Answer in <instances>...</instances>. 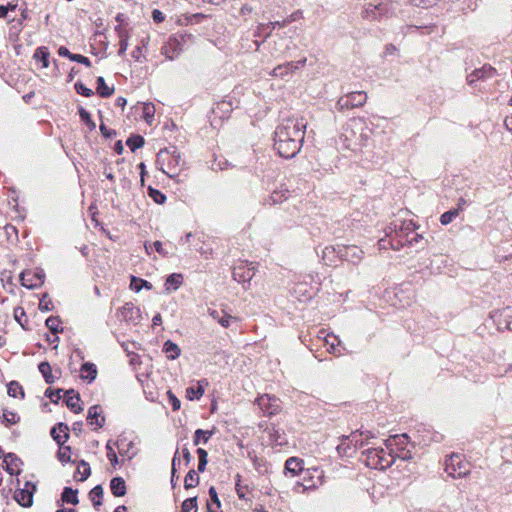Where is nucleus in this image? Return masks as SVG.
Returning <instances> with one entry per match:
<instances>
[{
    "label": "nucleus",
    "mask_w": 512,
    "mask_h": 512,
    "mask_svg": "<svg viewBox=\"0 0 512 512\" xmlns=\"http://www.w3.org/2000/svg\"><path fill=\"white\" fill-rule=\"evenodd\" d=\"M306 129L303 118L284 119L276 128L274 148L280 156L293 158L302 146Z\"/></svg>",
    "instance_id": "obj_1"
},
{
    "label": "nucleus",
    "mask_w": 512,
    "mask_h": 512,
    "mask_svg": "<svg viewBox=\"0 0 512 512\" xmlns=\"http://www.w3.org/2000/svg\"><path fill=\"white\" fill-rule=\"evenodd\" d=\"M397 438L400 437L395 435L385 441L387 450L383 448H370L364 451L363 461L365 464L370 468L379 470H384L392 466L395 461L392 446L394 445L393 442H395Z\"/></svg>",
    "instance_id": "obj_2"
},
{
    "label": "nucleus",
    "mask_w": 512,
    "mask_h": 512,
    "mask_svg": "<svg viewBox=\"0 0 512 512\" xmlns=\"http://www.w3.org/2000/svg\"><path fill=\"white\" fill-rule=\"evenodd\" d=\"M393 13V3L390 0H375L367 3L362 11V17L368 21H377Z\"/></svg>",
    "instance_id": "obj_3"
},
{
    "label": "nucleus",
    "mask_w": 512,
    "mask_h": 512,
    "mask_svg": "<svg viewBox=\"0 0 512 512\" xmlns=\"http://www.w3.org/2000/svg\"><path fill=\"white\" fill-rule=\"evenodd\" d=\"M325 483L324 471L319 468H313L306 471L302 482H297L293 491L295 493H306L315 490Z\"/></svg>",
    "instance_id": "obj_4"
},
{
    "label": "nucleus",
    "mask_w": 512,
    "mask_h": 512,
    "mask_svg": "<svg viewBox=\"0 0 512 512\" xmlns=\"http://www.w3.org/2000/svg\"><path fill=\"white\" fill-rule=\"evenodd\" d=\"M445 471L452 478H463L470 473V464L460 454H452L445 460Z\"/></svg>",
    "instance_id": "obj_5"
},
{
    "label": "nucleus",
    "mask_w": 512,
    "mask_h": 512,
    "mask_svg": "<svg viewBox=\"0 0 512 512\" xmlns=\"http://www.w3.org/2000/svg\"><path fill=\"white\" fill-rule=\"evenodd\" d=\"M157 163L162 165L167 163L168 171L163 169V172L169 177H174L176 167L181 164V156L176 147L161 149L157 154Z\"/></svg>",
    "instance_id": "obj_6"
},
{
    "label": "nucleus",
    "mask_w": 512,
    "mask_h": 512,
    "mask_svg": "<svg viewBox=\"0 0 512 512\" xmlns=\"http://www.w3.org/2000/svg\"><path fill=\"white\" fill-rule=\"evenodd\" d=\"M497 75V71L490 65H484L479 69H475L470 74L467 75V83L478 90H485L486 87L482 84L487 80L495 77Z\"/></svg>",
    "instance_id": "obj_7"
},
{
    "label": "nucleus",
    "mask_w": 512,
    "mask_h": 512,
    "mask_svg": "<svg viewBox=\"0 0 512 512\" xmlns=\"http://www.w3.org/2000/svg\"><path fill=\"white\" fill-rule=\"evenodd\" d=\"M363 254V250L356 245H338L337 257L352 264H359Z\"/></svg>",
    "instance_id": "obj_8"
},
{
    "label": "nucleus",
    "mask_w": 512,
    "mask_h": 512,
    "mask_svg": "<svg viewBox=\"0 0 512 512\" xmlns=\"http://www.w3.org/2000/svg\"><path fill=\"white\" fill-rule=\"evenodd\" d=\"M257 405L267 416H273L281 410L280 400L272 395L264 394L257 398Z\"/></svg>",
    "instance_id": "obj_9"
},
{
    "label": "nucleus",
    "mask_w": 512,
    "mask_h": 512,
    "mask_svg": "<svg viewBox=\"0 0 512 512\" xmlns=\"http://www.w3.org/2000/svg\"><path fill=\"white\" fill-rule=\"evenodd\" d=\"M36 491V485L27 481L21 489H17L14 494V499L23 507H31L33 504V496Z\"/></svg>",
    "instance_id": "obj_10"
},
{
    "label": "nucleus",
    "mask_w": 512,
    "mask_h": 512,
    "mask_svg": "<svg viewBox=\"0 0 512 512\" xmlns=\"http://www.w3.org/2000/svg\"><path fill=\"white\" fill-rule=\"evenodd\" d=\"M44 271L43 270H26L21 273L20 280L21 284L28 288V289H34L39 286H41L44 282Z\"/></svg>",
    "instance_id": "obj_11"
},
{
    "label": "nucleus",
    "mask_w": 512,
    "mask_h": 512,
    "mask_svg": "<svg viewBox=\"0 0 512 512\" xmlns=\"http://www.w3.org/2000/svg\"><path fill=\"white\" fill-rule=\"evenodd\" d=\"M254 275V267L247 263L241 262L233 268V279L238 283L250 282Z\"/></svg>",
    "instance_id": "obj_12"
},
{
    "label": "nucleus",
    "mask_w": 512,
    "mask_h": 512,
    "mask_svg": "<svg viewBox=\"0 0 512 512\" xmlns=\"http://www.w3.org/2000/svg\"><path fill=\"white\" fill-rule=\"evenodd\" d=\"M183 51L181 41L176 37H170L168 41L162 46L161 53L169 60H174Z\"/></svg>",
    "instance_id": "obj_13"
},
{
    "label": "nucleus",
    "mask_w": 512,
    "mask_h": 512,
    "mask_svg": "<svg viewBox=\"0 0 512 512\" xmlns=\"http://www.w3.org/2000/svg\"><path fill=\"white\" fill-rule=\"evenodd\" d=\"M87 422L95 429H99L104 425L105 418L102 416V408L99 405L91 406L88 409Z\"/></svg>",
    "instance_id": "obj_14"
},
{
    "label": "nucleus",
    "mask_w": 512,
    "mask_h": 512,
    "mask_svg": "<svg viewBox=\"0 0 512 512\" xmlns=\"http://www.w3.org/2000/svg\"><path fill=\"white\" fill-rule=\"evenodd\" d=\"M361 437L362 436L358 435V431L351 433L350 436H343L342 443L337 447L338 451H345L346 448H349L351 444H353L355 449L363 447L366 442Z\"/></svg>",
    "instance_id": "obj_15"
},
{
    "label": "nucleus",
    "mask_w": 512,
    "mask_h": 512,
    "mask_svg": "<svg viewBox=\"0 0 512 512\" xmlns=\"http://www.w3.org/2000/svg\"><path fill=\"white\" fill-rule=\"evenodd\" d=\"M68 431L69 428L66 424L58 423L51 429V436L60 446H62L69 438Z\"/></svg>",
    "instance_id": "obj_16"
},
{
    "label": "nucleus",
    "mask_w": 512,
    "mask_h": 512,
    "mask_svg": "<svg viewBox=\"0 0 512 512\" xmlns=\"http://www.w3.org/2000/svg\"><path fill=\"white\" fill-rule=\"evenodd\" d=\"M208 313L212 319L216 320L224 328H228L230 322L235 319L223 310L209 309Z\"/></svg>",
    "instance_id": "obj_17"
},
{
    "label": "nucleus",
    "mask_w": 512,
    "mask_h": 512,
    "mask_svg": "<svg viewBox=\"0 0 512 512\" xmlns=\"http://www.w3.org/2000/svg\"><path fill=\"white\" fill-rule=\"evenodd\" d=\"M295 70H297V65L294 64L293 61L286 62L284 64L276 66L272 71L271 75L274 77L284 78L289 74H292Z\"/></svg>",
    "instance_id": "obj_18"
},
{
    "label": "nucleus",
    "mask_w": 512,
    "mask_h": 512,
    "mask_svg": "<svg viewBox=\"0 0 512 512\" xmlns=\"http://www.w3.org/2000/svg\"><path fill=\"white\" fill-rule=\"evenodd\" d=\"M79 401L80 396L79 394H75L74 390L65 392V403L67 407L74 413H79L82 411V407L79 405Z\"/></svg>",
    "instance_id": "obj_19"
},
{
    "label": "nucleus",
    "mask_w": 512,
    "mask_h": 512,
    "mask_svg": "<svg viewBox=\"0 0 512 512\" xmlns=\"http://www.w3.org/2000/svg\"><path fill=\"white\" fill-rule=\"evenodd\" d=\"M4 463L6 464V470L9 474H19L21 460L15 454H7L4 458Z\"/></svg>",
    "instance_id": "obj_20"
},
{
    "label": "nucleus",
    "mask_w": 512,
    "mask_h": 512,
    "mask_svg": "<svg viewBox=\"0 0 512 512\" xmlns=\"http://www.w3.org/2000/svg\"><path fill=\"white\" fill-rule=\"evenodd\" d=\"M111 493L116 497H122L126 494V484L122 477H114L110 481Z\"/></svg>",
    "instance_id": "obj_21"
},
{
    "label": "nucleus",
    "mask_w": 512,
    "mask_h": 512,
    "mask_svg": "<svg viewBox=\"0 0 512 512\" xmlns=\"http://www.w3.org/2000/svg\"><path fill=\"white\" fill-rule=\"evenodd\" d=\"M303 461L296 457H290L285 462V472L290 473L292 477L298 475L303 470Z\"/></svg>",
    "instance_id": "obj_22"
},
{
    "label": "nucleus",
    "mask_w": 512,
    "mask_h": 512,
    "mask_svg": "<svg viewBox=\"0 0 512 512\" xmlns=\"http://www.w3.org/2000/svg\"><path fill=\"white\" fill-rule=\"evenodd\" d=\"M81 378L91 383L97 376V368L95 364L86 362L81 366Z\"/></svg>",
    "instance_id": "obj_23"
},
{
    "label": "nucleus",
    "mask_w": 512,
    "mask_h": 512,
    "mask_svg": "<svg viewBox=\"0 0 512 512\" xmlns=\"http://www.w3.org/2000/svg\"><path fill=\"white\" fill-rule=\"evenodd\" d=\"M33 58L42 63V68H48L50 65V53L45 46L38 47L34 52Z\"/></svg>",
    "instance_id": "obj_24"
},
{
    "label": "nucleus",
    "mask_w": 512,
    "mask_h": 512,
    "mask_svg": "<svg viewBox=\"0 0 512 512\" xmlns=\"http://www.w3.org/2000/svg\"><path fill=\"white\" fill-rule=\"evenodd\" d=\"M61 501L67 504L77 505L79 502L78 491L71 487H65L61 494Z\"/></svg>",
    "instance_id": "obj_25"
},
{
    "label": "nucleus",
    "mask_w": 512,
    "mask_h": 512,
    "mask_svg": "<svg viewBox=\"0 0 512 512\" xmlns=\"http://www.w3.org/2000/svg\"><path fill=\"white\" fill-rule=\"evenodd\" d=\"M213 434V431L197 429L193 436V444L195 446H198L201 443L206 444Z\"/></svg>",
    "instance_id": "obj_26"
},
{
    "label": "nucleus",
    "mask_w": 512,
    "mask_h": 512,
    "mask_svg": "<svg viewBox=\"0 0 512 512\" xmlns=\"http://www.w3.org/2000/svg\"><path fill=\"white\" fill-rule=\"evenodd\" d=\"M91 470L89 464L81 460L77 466V470L75 473V478H77L78 481H85L90 476Z\"/></svg>",
    "instance_id": "obj_27"
},
{
    "label": "nucleus",
    "mask_w": 512,
    "mask_h": 512,
    "mask_svg": "<svg viewBox=\"0 0 512 512\" xmlns=\"http://www.w3.org/2000/svg\"><path fill=\"white\" fill-rule=\"evenodd\" d=\"M163 351L166 353L167 358L174 360L180 355V348L177 344L167 340L163 345Z\"/></svg>",
    "instance_id": "obj_28"
},
{
    "label": "nucleus",
    "mask_w": 512,
    "mask_h": 512,
    "mask_svg": "<svg viewBox=\"0 0 512 512\" xmlns=\"http://www.w3.org/2000/svg\"><path fill=\"white\" fill-rule=\"evenodd\" d=\"M348 96L350 98L351 105H353V108L364 105L367 100L366 93L362 91L351 92L348 94Z\"/></svg>",
    "instance_id": "obj_29"
},
{
    "label": "nucleus",
    "mask_w": 512,
    "mask_h": 512,
    "mask_svg": "<svg viewBox=\"0 0 512 512\" xmlns=\"http://www.w3.org/2000/svg\"><path fill=\"white\" fill-rule=\"evenodd\" d=\"M182 281H183V277L181 274H178V273H173L171 275L168 276L167 280H166V289L167 290H177L180 285L182 284Z\"/></svg>",
    "instance_id": "obj_30"
},
{
    "label": "nucleus",
    "mask_w": 512,
    "mask_h": 512,
    "mask_svg": "<svg viewBox=\"0 0 512 512\" xmlns=\"http://www.w3.org/2000/svg\"><path fill=\"white\" fill-rule=\"evenodd\" d=\"M39 372L44 377L46 383L52 384L55 382V377L51 372V366L48 362H41L38 366Z\"/></svg>",
    "instance_id": "obj_31"
},
{
    "label": "nucleus",
    "mask_w": 512,
    "mask_h": 512,
    "mask_svg": "<svg viewBox=\"0 0 512 512\" xmlns=\"http://www.w3.org/2000/svg\"><path fill=\"white\" fill-rule=\"evenodd\" d=\"M96 90H97V93L101 97H109L114 92V88L107 86L103 77L97 78V89Z\"/></svg>",
    "instance_id": "obj_32"
},
{
    "label": "nucleus",
    "mask_w": 512,
    "mask_h": 512,
    "mask_svg": "<svg viewBox=\"0 0 512 512\" xmlns=\"http://www.w3.org/2000/svg\"><path fill=\"white\" fill-rule=\"evenodd\" d=\"M8 395L14 398H24L23 387L16 381H12L8 384Z\"/></svg>",
    "instance_id": "obj_33"
},
{
    "label": "nucleus",
    "mask_w": 512,
    "mask_h": 512,
    "mask_svg": "<svg viewBox=\"0 0 512 512\" xmlns=\"http://www.w3.org/2000/svg\"><path fill=\"white\" fill-rule=\"evenodd\" d=\"M203 394H204V389L200 382L198 383L197 387L190 386V387L186 388V397L189 400L199 399L200 397H202Z\"/></svg>",
    "instance_id": "obj_34"
},
{
    "label": "nucleus",
    "mask_w": 512,
    "mask_h": 512,
    "mask_svg": "<svg viewBox=\"0 0 512 512\" xmlns=\"http://www.w3.org/2000/svg\"><path fill=\"white\" fill-rule=\"evenodd\" d=\"M199 484V476L195 470H190L184 479V487L186 489L194 488Z\"/></svg>",
    "instance_id": "obj_35"
},
{
    "label": "nucleus",
    "mask_w": 512,
    "mask_h": 512,
    "mask_svg": "<svg viewBox=\"0 0 512 512\" xmlns=\"http://www.w3.org/2000/svg\"><path fill=\"white\" fill-rule=\"evenodd\" d=\"M130 287H131L132 290H134L136 292H139L144 287L147 288V289H151L152 285H151L150 282H148L146 280H143V279L137 278L135 276H132L131 277Z\"/></svg>",
    "instance_id": "obj_36"
},
{
    "label": "nucleus",
    "mask_w": 512,
    "mask_h": 512,
    "mask_svg": "<svg viewBox=\"0 0 512 512\" xmlns=\"http://www.w3.org/2000/svg\"><path fill=\"white\" fill-rule=\"evenodd\" d=\"M337 249L338 245L336 246H326L322 251V259L326 264H331L333 262V257H337Z\"/></svg>",
    "instance_id": "obj_37"
},
{
    "label": "nucleus",
    "mask_w": 512,
    "mask_h": 512,
    "mask_svg": "<svg viewBox=\"0 0 512 512\" xmlns=\"http://www.w3.org/2000/svg\"><path fill=\"white\" fill-rule=\"evenodd\" d=\"M287 25H283V21H275V22H269L267 24H260L258 29L261 31V32H265L266 33V37L270 36L272 31L278 27V28H284L286 27Z\"/></svg>",
    "instance_id": "obj_38"
},
{
    "label": "nucleus",
    "mask_w": 512,
    "mask_h": 512,
    "mask_svg": "<svg viewBox=\"0 0 512 512\" xmlns=\"http://www.w3.org/2000/svg\"><path fill=\"white\" fill-rule=\"evenodd\" d=\"M144 143V138L140 135H132L126 141L127 146L131 149L132 152L138 148H141Z\"/></svg>",
    "instance_id": "obj_39"
},
{
    "label": "nucleus",
    "mask_w": 512,
    "mask_h": 512,
    "mask_svg": "<svg viewBox=\"0 0 512 512\" xmlns=\"http://www.w3.org/2000/svg\"><path fill=\"white\" fill-rule=\"evenodd\" d=\"M91 501L95 507L102 504L103 489L100 485L95 486L89 493Z\"/></svg>",
    "instance_id": "obj_40"
},
{
    "label": "nucleus",
    "mask_w": 512,
    "mask_h": 512,
    "mask_svg": "<svg viewBox=\"0 0 512 512\" xmlns=\"http://www.w3.org/2000/svg\"><path fill=\"white\" fill-rule=\"evenodd\" d=\"M460 213L459 208H454L449 211L443 213L440 217V222L442 225L450 224Z\"/></svg>",
    "instance_id": "obj_41"
},
{
    "label": "nucleus",
    "mask_w": 512,
    "mask_h": 512,
    "mask_svg": "<svg viewBox=\"0 0 512 512\" xmlns=\"http://www.w3.org/2000/svg\"><path fill=\"white\" fill-rule=\"evenodd\" d=\"M60 323V319L55 316L48 317L45 322L46 326L53 334H57L63 330L62 328H60Z\"/></svg>",
    "instance_id": "obj_42"
},
{
    "label": "nucleus",
    "mask_w": 512,
    "mask_h": 512,
    "mask_svg": "<svg viewBox=\"0 0 512 512\" xmlns=\"http://www.w3.org/2000/svg\"><path fill=\"white\" fill-rule=\"evenodd\" d=\"M79 116L81 120L88 126V128L92 131L96 128L95 122L91 119L90 113L85 110L83 107H80L79 110Z\"/></svg>",
    "instance_id": "obj_43"
},
{
    "label": "nucleus",
    "mask_w": 512,
    "mask_h": 512,
    "mask_svg": "<svg viewBox=\"0 0 512 512\" xmlns=\"http://www.w3.org/2000/svg\"><path fill=\"white\" fill-rule=\"evenodd\" d=\"M197 497H191L183 501L182 512H197Z\"/></svg>",
    "instance_id": "obj_44"
},
{
    "label": "nucleus",
    "mask_w": 512,
    "mask_h": 512,
    "mask_svg": "<svg viewBox=\"0 0 512 512\" xmlns=\"http://www.w3.org/2000/svg\"><path fill=\"white\" fill-rule=\"evenodd\" d=\"M142 113H143V118L145 119V121L147 123H151L154 118V114H155L154 105L151 103H144L143 108H142Z\"/></svg>",
    "instance_id": "obj_45"
},
{
    "label": "nucleus",
    "mask_w": 512,
    "mask_h": 512,
    "mask_svg": "<svg viewBox=\"0 0 512 512\" xmlns=\"http://www.w3.org/2000/svg\"><path fill=\"white\" fill-rule=\"evenodd\" d=\"M197 454H198V457H199L198 470L200 472H203L205 470V467H206L207 462H208V460H207L208 453L203 448H198L197 449Z\"/></svg>",
    "instance_id": "obj_46"
},
{
    "label": "nucleus",
    "mask_w": 512,
    "mask_h": 512,
    "mask_svg": "<svg viewBox=\"0 0 512 512\" xmlns=\"http://www.w3.org/2000/svg\"><path fill=\"white\" fill-rule=\"evenodd\" d=\"M19 416L11 411L4 410L3 411V423H5L7 426L16 424L19 421Z\"/></svg>",
    "instance_id": "obj_47"
},
{
    "label": "nucleus",
    "mask_w": 512,
    "mask_h": 512,
    "mask_svg": "<svg viewBox=\"0 0 512 512\" xmlns=\"http://www.w3.org/2000/svg\"><path fill=\"white\" fill-rule=\"evenodd\" d=\"M58 459L62 463H67L71 460V448L69 446H61L58 451Z\"/></svg>",
    "instance_id": "obj_48"
},
{
    "label": "nucleus",
    "mask_w": 512,
    "mask_h": 512,
    "mask_svg": "<svg viewBox=\"0 0 512 512\" xmlns=\"http://www.w3.org/2000/svg\"><path fill=\"white\" fill-rule=\"evenodd\" d=\"M115 445L121 455H126V454H128L129 449L133 446V443L131 441L126 443V440L124 438H122V439H119L115 443Z\"/></svg>",
    "instance_id": "obj_49"
},
{
    "label": "nucleus",
    "mask_w": 512,
    "mask_h": 512,
    "mask_svg": "<svg viewBox=\"0 0 512 512\" xmlns=\"http://www.w3.org/2000/svg\"><path fill=\"white\" fill-rule=\"evenodd\" d=\"M501 317L506 323L507 328L512 330V307L508 306L502 309Z\"/></svg>",
    "instance_id": "obj_50"
},
{
    "label": "nucleus",
    "mask_w": 512,
    "mask_h": 512,
    "mask_svg": "<svg viewBox=\"0 0 512 512\" xmlns=\"http://www.w3.org/2000/svg\"><path fill=\"white\" fill-rule=\"evenodd\" d=\"M336 107L340 110V111H344V110H348V109H352L353 108V105H351L350 103V98L348 96V94L346 96H343V97H340L336 103Z\"/></svg>",
    "instance_id": "obj_51"
},
{
    "label": "nucleus",
    "mask_w": 512,
    "mask_h": 512,
    "mask_svg": "<svg viewBox=\"0 0 512 512\" xmlns=\"http://www.w3.org/2000/svg\"><path fill=\"white\" fill-rule=\"evenodd\" d=\"M106 450H107V458L111 462L112 466L115 467L118 464V457L116 455V452L113 449V446H112L110 440L106 444Z\"/></svg>",
    "instance_id": "obj_52"
},
{
    "label": "nucleus",
    "mask_w": 512,
    "mask_h": 512,
    "mask_svg": "<svg viewBox=\"0 0 512 512\" xmlns=\"http://www.w3.org/2000/svg\"><path fill=\"white\" fill-rule=\"evenodd\" d=\"M149 196L157 203L163 204L166 201V196L159 190L150 188Z\"/></svg>",
    "instance_id": "obj_53"
},
{
    "label": "nucleus",
    "mask_w": 512,
    "mask_h": 512,
    "mask_svg": "<svg viewBox=\"0 0 512 512\" xmlns=\"http://www.w3.org/2000/svg\"><path fill=\"white\" fill-rule=\"evenodd\" d=\"M74 87L78 94H81L85 97H90L93 95V91L90 88H87L82 82H76Z\"/></svg>",
    "instance_id": "obj_54"
},
{
    "label": "nucleus",
    "mask_w": 512,
    "mask_h": 512,
    "mask_svg": "<svg viewBox=\"0 0 512 512\" xmlns=\"http://www.w3.org/2000/svg\"><path fill=\"white\" fill-rule=\"evenodd\" d=\"M53 308V305H52V301L50 299H48L47 297V294H45L41 299H40V303H39V309L41 311H50L52 310Z\"/></svg>",
    "instance_id": "obj_55"
},
{
    "label": "nucleus",
    "mask_w": 512,
    "mask_h": 512,
    "mask_svg": "<svg viewBox=\"0 0 512 512\" xmlns=\"http://www.w3.org/2000/svg\"><path fill=\"white\" fill-rule=\"evenodd\" d=\"M63 390L62 389H58V390H52V389H47L46 392H45V395L54 403H57L58 400L61 398V392Z\"/></svg>",
    "instance_id": "obj_56"
},
{
    "label": "nucleus",
    "mask_w": 512,
    "mask_h": 512,
    "mask_svg": "<svg viewBox=\"0 0 512 512\" xmlns=\"http://www.w3.org/2000/svg\"><path fill=\"white\" fill-rule=\"evenodd\" d=\"M209 496L212 504H215L216 508L219 509L221 506L220 500L218 498L216 489L212 486L209 488Z\"/></svg>",
    "instance_id": "obj_57"
},
{
    "label": "nucleus",
    "mask_w": 512,
    "mask_h": 512,
    "mask_svg": "<svg viewBox=\"0 0 512 512\" xmlns=\"http://www.w3.org/2000/svg\"><path fill=\"white\" fill-rule=\"evenodd\" d=\"M169 403L174 411L180 409V400L172 393L168 392Z\"/></svg>",
    "instance_id": "obj_58"
},
{
    "label": "nucleus",
    "mask_w": 512,
    "mask_h": 512,
    "mask_svg": "<svg viewBox=\"0 0 512 512\" xmlns=\"http://www.w3.org/2000/svg\"><path fill=\"white\" fill-rule=\"evenodd\" d=\"M71 61H75V62L84 64L87 67H89L91 65L89 58H87L83 55H80V54H74L73 57H71Z\"/></svg>",
    "instance_id": "obj_59"
},
{
    "label": "nucleus",
    "mask_w": 512,
    "mask_h": 512,
    "mask_svg": "<svg viewBox=\"0 0 512 512\" xmlns=\"http://www.w3.org/2000/svg\"><path fill=\"white\" fill-rule=\"evenodd\" d=\"M302 17L301 11H296L292 13L289 17L283 20V25H289L291 22L296 21L297 19Z\"/></svg>",
    "instance_id": "obj_60"
},
{
    "label": "nucleus",
    "mask_w": 512,
    "mask_h": 512,
    "mask_svg": "<svg viewBox=\"0 0 512 512\" xmlns=\"http://www.w3.org/2000/svg\"><path fill=\"white\" fill-rule=\"evenodd\" d=\"M100 131L102 135L106 138H111L116 135V132L114 130L108 129L105 124H100Z\"/></svg>",
    "instance_id": "obj_61"
},
{
    "label": "nucleus",
    "mask_w": 512,
    "mask_h": 512,
    "mask_svg": "<svg viewBox=\"0 0 512 512\" xmlns=\"http://www.w3.org/2000/svg\"><path fill=\"white\" fill-rule=\"evenodd\" d=\"M128 48V38L125 36H121V40H120V48H119V51H118V54L120 56H123L126 52Z\"/></svg>",
    "instance_id": "obj_62"
},
{
    "label": "nucleus",
    "mask_w": 512,
    "mask_h": 512,
    "mask_svg": "<svg viewBox=\"0 0 512 512\" xmlns=\"http://www.w3.org/2000/svg\"><path fill=\"white\" fill-rule=\"evenodd\" d=\"M132 57L135 59V61H137V62H141V61H142V57H143V54H142V47H140V46L136 47V48L132 51Z\"/></svg>",
    "instance_id": "obj_63"
},
{
    "label": "nucleus",
    "mask_w": 512,
    "mask_h": 512,
    "mask_svg": "<svg viewBox=\"0 0 512 512\" xmlns=\"http://www.w3.org/2000/svg\"><path fill=\"white\" fill-rule=\"evenodd\" d=\"M152 18L155 22L159 23V22H162L164 20V15L161 11L155 9L153 10L152 12Z\"/></svg>",
    "instance_id": "obj_64"
}]
</instances>
